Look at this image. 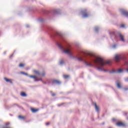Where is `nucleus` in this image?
I'll return each instance as SVG.
<instances>
[{
    "mask_svg": "<svg viewBox=\"0 0 128 128\" xmlns=\"http://www.w3.org/2000/svg\"><path fill=\"white\" fill-rule=\"evenodd\" d=\"M20 96H23L24 98H26V96H28V95L24 92H21Z\"/></svg>",
    "mask_w": 128,
    "mask_h": 128,
    "instance_id": "9b49d317",
    "label": "nucleus"
},
{
    "mask_svg": "<svg viewBox=\"0 0 128 128\" xmlns=\"http://www.w3.org/2000/svg\"><path fill=\"white\" fill-rule=\"evenodd\" d=\"M40 76H46V72H43L42 73H40Z\"/></svg>",
    "mask_w": 128,
    "mask_h": 128,
    "instance_id": "412c9836",
    "label": "nucleus"
},
{
    "mask_svg": "<svg viewBox=\"0 0 128 128\" xmlns=\"http://www.w3.org/2000/svg\"><path fill=\"white\" fill-rule=\"evenodd\" d=\"M116 126H122V128H124V126H126V124L122 122H118L116 123Z\"/></svg>",
    "mask_w": 128,
    "mask_h": 128,
    "instance_id": "0eeeda50",
    "label": "nucleus"
},
{
    "mask_svg": "<svg viewBox=\"0 0 128 128\" xmlns=\"http://www.w3.org/2000/svg\"><path fill=\"white\" fill-rule=\"evenodd\" d=\"M94 30L96 32H98V30H100V27L96 26L94 28Z\"/></svg>",
    "mask_w": 128,
    "mask_h": 128,
    "instance_id": "4468645a",
    "label": "nucleus"
},
{
    "mask_svg": "<svg viewBox=\"0 0 128 128\" xmlns=\"http://www.w3.org/2000/svg\"><path fill=\"white\" fill-rule=\"evenodd\" d=\"M15 52L16 51H14V53L10 56V58H12V56H14V54Z\"/></svg>",
    "mask_w": 128,
    "mask_h": 128,
    "instance_id": "c85d7f7f",
    "label": "nucleus"
},
{
    "mask_svg": "<svg viewBox=\"0 0 128 128\" xmlns=\"http://www.w3.org/2000/svg\"><path fill=\"white\" fill-rule=\"evenodd\" d=\"M30 110L32 112H34V113L36 112L38 110L35 109L34 108H32Z\"/></svg>",
    "mask_w": 128,
    "mask_h": 128,
    "instance_id": "dca6fc26",
    "label": "nucleus"
},
{
    "mask_svg": "<svg viewBox=\"0 0 128 128\" xmlns=\"http://www.w3.org/2000/svg\"><path fill=\"white\" fill-rule=\"evenodd\" d=\"M100 118V116H98V118Z\"/></svg>",
    "mask_w": 128,
    "mask_h": 128,
    "instance_id": "c03bdc74",
    "label": "nucleus"
},
{
    "mask_svg": "<svg viewBox=\"0 0 128 128\" xmlns=\"http://www.w3.org/2000/svg\"><path fill=\"white\" fill-rule=\"evenodd\" d=\"M62 106V104H58V106Z\"/></svg>",
    "mask_w": 128,
    "mask_h": 128,
    "instance_id": "2f4dec72",
    "label": "nucleus"
},
{
    "mask_svg": "<svg viewBox=\"0 0 128 128\" xmlns=\"http://www.w3.org/2000/svg\"><path fill=\"white\" fill-rule=\"evenodd\" d=\"M94 106H95V110H96V111L97 112H100V108H98V105H96V104H94Z\"/></svg>",
    "mask_w": 128,
    "mask_h": 128,
    "instance_id": "9d476101",
    "label": "nucleus"
},
{
    "mask_svg": "<svg viewBox=\"0 0 128 128\" xmlns=\"http://www.w3.org/2000/svg\"><path fill=\"white\" fill-rule=\"evenodd\" d=\"M102 124H104V122L102 123Z\"/></svg>",
    "mask_w": 128,
    "mask_h": 128,
    "instance_id": "79ce46f5",
    "label": "nucleus"
},
{
    "mask_svg": "<svg viewBox=\"0 0 128 128\" xmlns=\"http://www.w3.org/2000/svg\"><path fill=\"white\" fill-rule=\"evenodd\" d=\"M114 60L118 62H123L124 64L128 66V58L126 56L116 55L114 57Z\"/></svg>",
    "mask_w": 128,
    "mask_h": 128,
    "instance_id": "20e7f679",
    "label": "nucleus"
},
{
    "mask_svg": "<svg viewBox=\"0 0 128 128\" xmlns=\"http://www.w3.org/2000/svg\"><path fill=\"white\" fill-rule=\"evenodd\" d=\"M110 36L112 40H118V38L121 40L122 42H124V36L120 33V32H110Z\"/></svg>",
    "mask_w": 128,
    "mask_h": 128,
    "instance_id": "7ed1b4c3",
    "label": "nucleus"
},
{
    "mask_svg": "<svg viewBox=\"0 0 128 128\" xmlns=\"http://www.w3.org/2000/svg\"><path fill=\"white\" fill-rule=\"evenodd\" d=\"M4 80L6 82H10V84H12V82L10 80L6 78H4Z\"/></svg>",
    "mask_w": 128,
    "mask_h": 128,
    "instance_id": "f8f14e48",
    "label": "nucleus"
},
{
    "mask_svg": "<svg viewBox=\"0 0 128 128\" xmlns=\"http://www.w3.org/2000/svg\"><path fill=\"white\" fill-rule=\"evenodd\" d=\"M49 124H50V122L46 123V126H49Z\"/></svg>",
    "mask_w": 128,
    "mask_h": 128,
    "instance_id": "c9c22d12",
    "label": "nucleus"
},
{
    "mask_svg": "<svg viewBox=\"0 0 128 128\" xmlns=\"http://www.w3.org/2000/svg\"><path fill=\"white\" fill-rule=\"evenodd\" d=\"M40 82H43L42 79V78H40V79L36 78V79H35V82H40Z\"/></svg>",
    "mask_w": 128,
    "mask_h": 128,
    "instance_id": "b1692460",
    "label": "nucleus"
},
{
    "mask_svg": "<svg viewBox=\"0 0 128 128\" xmlns=\"http://www.w3.org/2000/svg\"><path fill=\"white\" fill-rule=\"evenodd\" d=\"M34 74H38V76H40V72H38V70H34Z\"/></svg>",
    "mask_w": 128,
    "mask_h": 128,
    "instance_id": "aec40b11",
    "label": "nucleus"
},
{
    "mask_svg": "<svg viewBox=\"0 0 128 128\" xmlns=\"http://www.w3.org/2000/svg\"><path fill=\"white\" fill-rule=\"evenodd\" d=\"M38 22H44V18H40L38 19Z\"/></svg>",
    "mask_w": 128,
    "mask_h": 128,
    "instance_id": "6ab92c4d",
    "label": "nucleus"
},
{
    "mask_svg": "<svg viewBox=\"0 0 128 128\" xmlns=\"http://www.w3.org/2000/svg\"><path fill=\"white\" fill-rule=\"evenodd\" d=\"M64 78L66 79V78H70V76L68 75H64Z\"/></svg>",
    "mask_w": 128,
    "mask_h": 128,
    "instance_id": "a878e982",
    "label": "nucleus"
},
{
    "mask_svg": "<svg viewBox=\"0 0 128 128\" xmlns=\"http://www.w3.org/2000/svg\"><path fill=\"white\" fill-rule=\"evenodd\" d=\"M62 64H64V61H62V60L60 61V66H62Z\"/></svg>",
    "mask_w": 128,
    "mask_h": 128,
    "instance_id": "cd10ccee",
    "label": "nucleus"
},
{
    "mask_svg": "<svg viewBox=\"0 0 128 128\" xmlns=\"http://www.w3.org/2000/svg\"><path fill=\"white\" fill-rule=\"evenodd\" d=\"M46 30L51 38L55 42L60 50H62L64 54L72 56V46L66 40L64 35L61 32H56L52 27H47Z\"/></svg>",
    "mask_w": 128,
    "mask_h": 128,
    "instance_id": "f03ea898",
    "label": "nucleus"
},
{
    "mask_svg": "<svg viewBox=\"0 0 128 128\" xmlns=\"http://www.w3.org/2000/svg\"><path fill=\"white\" fill-rule=\"evenodd\" d=\"M6 126H10V122H7L6 124Z\"/></svg>",
    "mask_w": 128,
    "mask_h": 128,
    "instance_id": "473e14b6",
    "label": "nucleus"
},
{
    "mask_svg": "<svg viewBox=\"0 0 128 128\" xmlns=\"http://www.w3.org/2000/svg\"><path fill=\"white\" fill-rule=\"evenodd\" d=\"M108 128H112V127H108Z\"/></svg>",
    "mask_w": 128,
    "mask_h": 128,
    "instance_id": "37998d69",
    "label": "nucleus"
},
{
    "mask_svg": "<svg viewBox=\"0 0 128 128\" xmlns=\"http://www.w3.org/2000/svg\"><path fill=\"white\" fill-rule=\"evenodd\" d=\"M111 48H112V50H116L117 46L116 44H113L111 46Z\"/></svg>",
    "mask_w": 128,
    "mask_h": 128,
    "instance_id": "2eb2a0df",
    "label": "nucleus"
},
{
    "mask_svg": "<svg viewBox=\"0 0 128 128\" xmlns=\"http://www.w3.org/2000/svg\"><path fill=\"white\" fill-rule=\"evenodd\" d=\"M124 114V116H128V112H125V113Z\"/></svg>",
    "mask_w": 128,
    "mask_h": 128,
    "instance_id": "4c0bfd02",
    "label": "nucleus"
},
{
    "mask_svg": "<svg viewBox=\"0 0 128 128\" xmlns=\"http://www.w3.org/2000/svg\"><path fill=\"white\" fill-rule=\"evenodd\" d=\"M42 82L44 84H46V82H44L42 81Z\"/></svg>",
    "mask_w": 128,
    "mask_h": 128,
    "instance_id": "e433bc0d",
    "label": "nucleus"
},
{
    "mask_svg": "<svg viewBox=\"0 0 128 128\" xmlns=\"http://www.w3.org/2000/svg\"><path fill=\"white\" fill-rule=\"evenodd\" d=\"M52 96H56V94L52 93Z\"/></svg>",
    "mask_w": 128,
    "mask_h": 128,
    "instance_id": "7c9ffc66",
    "label": "nucleus"
},
{
    "mask_svg": "<svg viewBox=\"0 0 128 128\" xmlns=\"http://www.w3.org/2000/svg\"><path fill=\"white\" fill-rule=\"evenodd\" d=\"M116 86H117V88H122V86H120V84L118 82H116Z\"/></svg>",
    "mask_w": 128,
    "mask_h": 128,
    "instance_id": "a211bd4d",
    "label": "nucleus"
},
{
    "mask_svg": "<svg viewBox=\"0 0 128 128\" xmlns=\"http://www.w3.org/2000/svg\"><path fill=\"white\" fill-rule=\"evenodd\" d=\"M29 78H34V80H36V78H36V76H29Z\"/></svg>",
    "mask_w": 128,
    "mask_h": 128,
    "instance_id": "4be33fe9",
    "label": "nucleus"
},
{
    "mask_svg": "<svg viewBox=\"0 0 128 128\" xmlns=\"http://www.w3.org/2000/svg\"><path fill=\"white\" fill-rule=\"evenodd\" d=\"M120 12L121 14L124 16H126V18H128V12L126 10H124L122 9L120 10Z\"/></svg>",
    "mask_w": 128,
    "mask_h": 128,
    "instance_id": "423d86ee",
    "label": "nucleus"
},
{
    "mask_svg": "<svg viewBox=\"0 0 128 128\" xmlns=\"http://www.w3.org/2000/svg\"><path fill=\"white\" fill-rule=\"evenodd\" d=\"M94 56L90 54H88L82 52V54H78L76 58L78 62H84L86 66H95L100 72H108L110 74H118L116 70H110L108 66H112V62L108 60H103L102 59H93Z\"/></svg>",
    "mask_w": 128,
    "mask_h": 128,
    "instance_id": "f257e3e1",
    "label": "nucleus"
},
{
    "mask_svg": "<svg viewBox=\"0 0 128 128\" xmlns=\"http://www.w3.org/2000/svg\"><path fill=\"white\" fill-rule=\"evenodd\" d=\"M113 122H116V120L115 118L112 119Z\"/></svg>",
    "mask_w": 128,
    "mask_h": 128,
    "instance_id": "ea45409f",
    "label": "nucleus"
},
{
    "mask_svg": "<svg viewBox=\"0 0 128 128\" xmlns=\"http://www.w3.org/2000/svg\"><path fill=\"white\" fill-rule=\"evenodd\" d=\"M22 74H24V76H30V75L28 73H26L24 72H21Z\"/></svg>",
    "mask_w": 128,
    "mask_h": 128,
    "instance_id": "5701e85b",
    "label": "nucleus"
},
{
    "mask_svg": "<svg viewBox=\"0 0 128 128\" xmlns=\"http://www.w3.org/2000/svg\"><path fill=\"white\" fill-rule=\"evenodd\" d=\"M20 68H24V64H21L19 65Z\"/></svg>",
    "mask_w": 128,
    "mask_h": 128,
    "instance_id": "bb28decb",
    "label": "nucleus"
},
{
    "mask_svg": "<svg viewBox=\"0 0 128 128\" xmlns=\"http://www.w3.org/2000/svg\"><path fill=\"white\" fill-rule=\"evenodd\" d=\"M18 118H21V120H24V118L23 116H19Z\"/></svg>",
    "mask_w": 128,
    "mask_h": 128,
    "instance_id": "393cba45",
    "label": "nucleus"
},
{
    "mask_svg": "<svg viewBox=\"0 0 128 128\" xmlns=\"http://www.w3.org/2000/svg\"><path fill=\"white\" fill-rule=\"evenodd\" d=\"M43 13L44 14H50V12L46 11V10H44Z\"/></svg>",
    "mask_w": 128,
    "mask_h": 128,
    "instance_id": "f3484780",
    "label": "nucleus"
},
{
    "mask_svg": "<svg viewBox=\"0 0 128 128\" xmlns=\"http://www.w3.org/2000/svg\"><path fill=\"white\" fill-rule=\"evenodd\" d=\"M124 90H128V88H124Z\"/></svg>",
    "mask_w": 128,
    "mask_h": 128,
    "instance_id": "72a5a7b5",
    "label": "nucleus"
},
{
    "mask_svg": "<svg viewBox=\"0 0 128 128\" xmlns=\"http://www.w3.org/2000/svg\"><path fill=\"white\" fill-rule=\"evenodd\" d=\"M125 82H128V78L125 79Z\"/></svg>",
    "mask_w": 128,
    "mask_h": 128,
    "instance_id": "58836bf2",
    "label": "nucleus"
},
{
    "mask_svg": "<svg viewBox=\"0 0 128 128\" xmlns=\"http://www.w3.org/2000/svg\"><path fill=\"white\" fill-rule=\"evenodd\" d=\"M126 119L128 120V117H127Z\"/></svg>",
    "mask_w": 128,
    "mask_h": 128,
    "instance_id": "a18cd8bd",
    "label": "nucleus"
},
{
    "mask_svg": "<svg viewBox=\"0 0 128 128\" xmlns=\"http://www.w3.org/2000/svg\"><path fill=\"white\" fill-rule=\"evenodd\" d=\"M124 72V69H119L117 70V74H122Z\"/></svg>",
    "mask_w": 128,
    "mask_h": 128,
    "instance_id": "ddd939ff",
    "label": "nucleus"
},
{
    "mask_svg": "<svg viewBox=\"0 0 128 128\" xmlns=\"http://www.w3.org/2000/svg\"><path fill=\"white\" fill-rule=\"evenodd\" d=\"M6 54V52H4V54Z\"/></svg>",
    "mask_w": 128,
    "mask_h": 128,
    "instance_id": "a19ab883",
    "label": "nucleus"
},
{
    "mask_svg": "<svg viewBox=\"0 0 128 128\" xmlns=\"http://www.w3.org/2000/svg\"><path fill=\"white\" fill-rule=\"evenodd\" d=\"M88 10L85 9L82 11V14L83 18H88V14H86Z\"/></svg>",
    "mask_w": 128,
    "mask_h": 128,
    "instance_id": "39448f33",
    "label": "nucleus"
},
{
    "mask_svg": "<svg viewBox=\"0 0 128 128\" xmlns=\"http://www.w3.org/2000/svg\"><path fill=\"white\" fill-rule=\"evenodd\" d=\"M120 28H124V24H122L120 26Z\"/></svg>",
    "mask_w": 128,
    "mask_h": 128,
    "instance_id": "c756f323",
    "label": "nucleus"
},
{
    "mask_svg": "<svg viewBox=\"0 0 128 128\" xmlns=\"http://www.w3.org/2000/svg\"><path fill=\"white\" fill-rule=\"evenodd\" d=\"M26 28H30V26H28V24H26Z\"/></svg>",
    "mask_w": 128,
    "mask_h": 128,
    "instance_id": "f704fd0d",
    "label": "nucleus"
},
{
    "mask_svg": "<svg viewBox=\"0 0 128 128\" xmlns=\"http://www.w3.org/2000/svg\"><path fill=\"white\" fill-rule=\"evenodd\" d=\"M52 84H60L61 82L60 81L56 80H52Z\"/></svg>",
    "mask_w": 128,
    "mask_h": 128,
    "instance_id": "6e6552de",
    "label": "nucleus"
},
{
    "mask_svg": "<svg viewBox=\"0 0 128 128\" xmlns=\"http://www.w3.org/2000/svg\"><path fill=\"white\" fill-rule=\"evenodd\" d=\"M53 13L54 14H60V9H56L53 10Z\"/></svg>",
    "mask_w": 128,
    "mask_h": 128,
    "instance_id": "1a4fd4ad",
    "label": "nucleus"
}]
</instances>
